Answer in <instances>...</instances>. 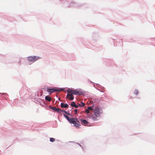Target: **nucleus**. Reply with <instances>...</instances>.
I'll return each instance as SVG.
<instances>
[{"instance_id":"b1692460","label":"nucleus","mask_w":155,"mask_h":155,"mask_svg":"<svg viewBox=\"0 0 155 155\" xmlns=\"http://www.w3.org/2000/svg\"><path fill=\"white\" fill-rule=\"evenodd\" d=\"M77 144H79L78 143H77Z\"/></svg>"},{"instance_id":"5701e85b","label":"nucleus","mask_w":155,"mask_h":155,"mask_svg":"<svg viewBox=\"0 0 155 155\" xmlns=\"http://www.w3.org/2000/svg\"><path fill=\"white\" fill-rule=\"evenodd\" d=\"M79 145L80 146H81V145L79 144Z\"/></svg>"},{"instance_id":"f3484780","label":"nucleus","mask_w":155,"mask_h":155,"mask_svg":"<svg viewBox=\"0 0 155 155\" xmlns=\"http://www.w3.org/2000/svg\"><path fill=\"white\" fill-rule=\"evenodd\" d=\"M90 110H88V109L87 108V109H86L85 110V112H86V113H87V114H89L90 113Z\"/></svg>"},{"instance_id":"a211bd4d","label":"nucleus","mask_w":155,"mask_h":155,"mask_svg":"<svg viewBox=\"0 0 155 155\" xmlns=\"http://www.w3.org/2000/svg\"><path fill=\"white\" fill-rule=\"evenodd\" d=\"M79 106V104L78 105H76V104H75V106L74 107H75V108H78Z\"/></svg>"},{"instance_id":"dca6fc26","label":"nucleus","mask_w":155,"mask_h":155,"mask_svg":"<svg viewBox=\"0 0 155 155\" xmlns=\"http://www.w3.org/2000/svg\"><path fill=\"white\" fill-rule=\"evenodd\" d=\"M134 93L135 94L137 95L138 94V91L136 90H135L134 91Z\"/></svg>"},{"instance_id":"7ed1b4c3","label":"nucleus","mask_w":155,"mask_h":155,"mask_svg":"<svg viewBox=\"0 0 155 155\" xmlns=\"http://www.w3.org/2000/svg\"><path fill=\"white\" fill-rule=\"evenodd\" d=\"M93 112L96 117H98L100 116V114L102 113V111L101 108L97 107L94 109Z\"/></svg>"},{"instance_id":"6ab92c4d","label":"nucleus","mask_w":155,"mask_h":155,"mask_svg":"<svg viewBox=\"0 0 155 155\" xmlns=\"http://www.w3.org/2000/svg\"><path fill=\"white\" fill-rule=\"evenodd\" d=\"M77 111H78V110L77 109H75L74 110V112H75V114H77Z\"/></svg>"},{"instance_id":"9d476101","label":"nucleus","mask_w":155,"mask_h":155,"mask_svg":"<svg viewBox=\"0 0 155 155\" xmlns=\"http://www.w3.org/2000/svg\"><path fill=\"white\" fill-rule=\"evenodd\" d=\"M45 100L48 101H51V98L49 96H47L45 97Z\"/></svg>"},{"instance_id":"ddd939ff","label":"nucleus","mask_w":155,"mask_h":155,"mask_svg":"<svg viewBox=\"0 0 155 155\" xmlns=\"http://www.w3.org/2000/svg\"><path fill=\"white\" fill-rule=\"evenodd\" d=\"M75 6V7H77L76 6V4H74V3H71V5H70V7H71V6Z\"/></svg>"},{"instance_id":"423d86ee","label":"nucleus","mask_w":155,"mask_h":155,"mask_svg":"<svg viewBox=\"0 0 155 155\" xmlns=\"http://www.w3.org/2000/svg\"><path fill=\"white\" fill-rule=\"evenodd\" d=\"M80 120L81 122V124L82 125L86 126H88V123L86 120H83V119H81Z\"/></svg>"},{"instance_id":"412c9836","label":"nucleus","mask_w":155,"mask_h":155,"mask_svg":"<svg viewBox=\"0 0 155 155\" xmlns=\"http://www.w3.org/2000/svg\"><path fill=\"white\" fill-rule=\"evenodd\" d=\"M92 119L94 120H95L96 119V118L94 117H92Z\"/></svg>"},{"instance_id":"6e6552de","label":"nucleus","mask_w":155,"mask_h":155,"mask_svg":"<svg viewBox=\"0 0 155 155\" xmlns=\"http://www.w3.org/2000/svg\"><path fill=\"white\" fill-rule=\"evenodd\" d=\"M67 97H68L70 100L71 101H72L74 99V97L73 96V95L71 94H68L67 95Z\"/></svg>"},{"instance_id":"39448f33","label":"nucleus","mask_w":155,"mask_h":155,"mask_svg":"<svg viewBox=\"0 0 155 155\" xmlns=\"http://www.w3.org/2000/svg\"><path fill=\"white\" fill-rule=\"evenodd\" d=\"M62 90H63V89L61 88H48L46 91L48 92H49V94H50L51 93L54 92L56 91H60Z\"/></svg>"},{"instance_id":"f257e3e1","label":"nucleus","mask_w":155,"mask_h":155,"mask_svg":"<svg viewBox=\"0 0 155 155\" xmlns=\"http://www.w3.org/2000/svg\"><path fill=\"white\" fill-rule=\"evenodd\" d=\"M64 115L70 123L73 124L76 127H78L79 126V124L75 121L74 118H70L65 114H64Z\"/></svg>"},{"instance_id":"20e7f679","label":"nucleus","mask_w":155,"mask_h":155,"mask_svg":"<svg viewBox=\"0 0 155 155\" xmlns=\"http://www.w3.org/2000/svg\"><path fill=\"white\" fill-rule=\"evenodd\" d=\"M40 58V57L37 56H30L28 57V60L30 62L33 63Z\"/></svg>"},{"instance_id":"f03ea898","label":"nucleus","mask_w":155,"mask_h":155,"mask_svg":"<svg viewBox=\"0 0 155 155\" xmlns=\"http://www.w3.org/2000/svg\"><path fill=\"white\" fill-rule=\"evenodd\" d=\"M67 92L69 93L72 94L73 95V94L76 95L81 94V92L78 89L72 90L71 89L69 88L68 89Z\"/></svg>"},{"instance_id":"aec40b11","label":"nucleus","mask_w":155,"mask_h":155,"mask_svg":"<svg viewBox=\"0 0 155 155\" xmlns=\"http://www.w3.org/2000/svg\"><path fill=\"white\" fill-rule=\"evenodd\" d=\"M62 112H64L65 113H66V114H69L68 113V112L67 111H63L62 110Z\"/></svg>"},{"instance_id":"0eeeda50","label":"nucleus","mask_w":155,"mask_h":155,"mask_svg":"<svg viewBox=\"0 0 155 155\" xmlns=\"http://www.w3.org/2000/svg\"><path fill=\"white\" fill-rule=\"evenodd\" d=\"M51 108L54 111L57 112L58 113H61L62 111V110L59 108H57L54 107H52Z\"/></svg>"},{"instance_id":"1a4fd4ad","label":"nucleus","mask_w":155,"mask_h":155,"mask_svg":"<svg viewBox=\"0 0 155 155\" xmlns=\"http://www.w3.org/2000/svg\"><path fill=\"white\" fill-rule=\"evenodd\" d=\"M61 107L67 108L68 107V105L67 104L62 103L61 104Z\"/></svg>"},{"instance_id":"f8f14e48","label":"nucleus","mask_w":155,"mask_h":155,"mask_svg":"<svg viewBox=\"0 0 155 155\" xmlns=\"http://www.w3.org/2000/svg\"><path fill=\"white\" fill-rule=\"evenodd\" d=\"M76 104L73 101L71 102V106L72 107H74Z\"/></svg>"},{"instance_id":"4be33fe9","label":"nucleus","mask_w":155,"mask_h":155,"mask_svg":"<svg viewBox=\"0 0 155 155\" xmlns=\"http://www.w3.org/2000/svg\"><path fill=\"white\" fill-rule=\"evenodd\" d=\"M76 120L77 121H78V120H77V119H76Z\"/></svg>"},{"instance_id":"9b49d317","label":"nucleus","mask_w":155,"mask_h":155,"mask_svg":"<svg viewBox=\"0 0 155 155\" xmlns=\"http://www.w3.org/2000/svg\"><path fill=\"white\" fill-rule=\"evenodd\" d=\"M85 105V104L83 102H81L79 104V106L80 107H83Z\"/></svg>"},{"instance_id":"4468645a","label":"nucleus","mask_w":155,"mask_h":155,"mask_svg":"<svg viewBox=\"0 0 155 155\" xmlns=\"http://www.w3.org/2000/svg\"><path fill=\"white\" fill-rule=\"evenodd\" d=\"M93 106H94L92 105L91 107H88L87 109H88V110H93V108H92V107H93Z\"/></svg>"},{"instance_id":"2eb2a0df","label":"nucleus","mask_w":155,"mask_h":155,"mask_svg":"<svg viewBox=\"0 0 155 155\" xmlns=\"http://www.w3.org/2000/svg\"><path fill=\"white\" fill-rule=\"evenodd\" d=\"M55 139L54 138H50V141L51 142H53L54 141Z\"/></svg>"}]
</instances>
